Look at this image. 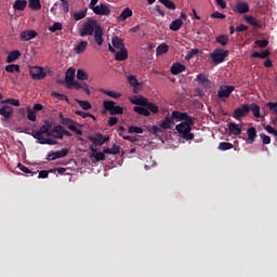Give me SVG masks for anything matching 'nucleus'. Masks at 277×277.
Listing matches in <instances>:
<instances>
[{
  "instance_id": "nucleus-1",
  "label": "nucleus",
  "mask_w": 277,
  "mask_h": 277,
  "mask_svg": "<svg viewBox=\"0 0 277 277\" xmlns=\"http://www.w3.org/2000/svg\"><path fill=\"white\" fill-rule=\"evenodd\" d=\"M85 36H94L97 47H103V42H105V39H103V36H105L103 26H101L98 21L94 18L89 17L88 21L82 24L80 28V37L85 38Z\"/></svg>"
},
{
  "instance_id": "nucleus-2",
  "label": "nucleus",
  "mask_w": 277,
  "mask_h": 277,
  "mask_svg": "<svg viewBox=\"0 0 277 277\" xmlns=\"http://www.w3.org/2000/svg\"><path fill=\"white\" fill-rule=\"evenodd\" d=\"M195 119H190V121H182L181 123L175 126V130L180 133L181 138L186 142H192L194 140V133H192V127L195 124Z\"/></svg>"
},
{
  "instance_id": "nucleus-3",
  "label": "nucleus",
  "mask_w": 277,
  "mask_h": 277,
  "mask_svg": "<svg viewBox=\"0 0 277 277\" xmlns=\"http://www.w3.org/2000/svg\"><path fill=\"white\" fill-rule=\"evenodd\" d=\"M174 124H176V122L172 119V116H167L164 117L163 120H161L159 122V127L157 126H153L149 131L153 135H155L156 137H159V135H161V133H163L164 131H168L170 129H172L174 127Z\"/></svg>"
},
{
  "instance_id": "nucleus-4",
  "label": "nucleus",
  "mask_w": 277,
  "mask_h": 277,
  "mask_svg": "<svg viewBox=\"0 0 277 277\" xmlns=\"http://www.w3.org/2000/svg\"><path fill=\"white\" fill-rule=\"evenodd\" d=\"M103 107L110 116H122L124 114V108L116 105L114 101H104Z\"/></svg>"
},
{
  "instance_id": "nucleus-5",
  "label": "nucleus",
  "mask_w": 277,
  "mask_h": 277,
  "mask_svg": "<svg viewBox=\"0 0 277 277\" xmlns=\"http://www.w3.org/2000/svg\"><path fill=\"white\" fill-rule=\"evenodd\" d=\"M230 54V51L224 49H215L210 53V57L214 64H223L226 62L227 56Z\"/></svg>"
},
{
  "instance_id": "nucleus-6",
  "label": "nucleus",
  "mask_w": 277,
  "mask_h": 277,
  "mask_svg": "<svg viewBox=\"0 0 277 277\" xmlns=\"http://www.w3.org/2000/svg\"><path fill=\"white\" fill-rule=\"evenodd\" d=\"M61 124L67 127L69 131H74L77 135H83V131L81 129H77V122L72 121L70 118H65L64 115H60Z\"/></svg>"
},
{
  "instance_id": "nucleus-7",
  "label": "nucleus",
  "mask_w": 277,
  "mask_h": 277,
  "mask_svg": "<svg viewBox=\"0 0 277 277\" xmlns=\"http://www.w3.org/2000/svg\"><path fill=\"white\" fill-rule=\"evenodd\" d=\"M235 92V87L234 85H221L219 91H217V97L221 101H226Z\"/></svg>"
},
{
  "instance_id": "nucleus-8",
  "label": "nucleus",
  "mask_w": 277,
  "mask_h": 277,
  "mask_svg": "<svg viewBox=\"0 0 277 277\" xmlns=\"http://www.w3.org/2000/svg\"><path fill=\"white\" fill-rule=\"evenodd\" d=\"M248 114H250V105L243 104L234 110L233 118L241 120L242 118H246Z\"/></svg>"
},
{
  "instance_id": "nucleus-9",
  "label": "nucleus",
  "mask_w": 277,
  "mask_h": 277,
  "mask_svg": "<svg viewBox=\"0 0 277 277\" xmlns=\"http://www.w3.org/2000/svg\"><path fill=\"white\" fill-rule=\"evenodd\" d=\"M29 75H30L31 79H35L37 81H40V80L44 79V77H47V72L44 71V68L39 67V66H35V67L30 68Z\"/></svg>"
},
{
  "instance_id": "nucleus-10",
  "label": "nucleus",
  "mask_w": 277,
  "mask_h": 277,
  "mask_svg": "<svg viewBox=\"0 0 277 277\" xmlns=\"http://www.w3.org/2000/svg\"><path fill=\"white\" fill-rule=\"evenodd\" d=\"M171 118L173 120V122H179V120H183L184 122H192V119L194 117L189 116L187 113H182V111H179V110H173L171 113Z\"/></svg>"
},
{
  "instance_id": "nucleus-11",
  "label": "nucleus",
  "mask_w": 277,
  "mask_h": 277,
  "mask_svg": "<svg viewBox=\"0 0 277 277\" xmlns=\"http://www.w3.org/2000/svg\"><path fill=\"white\" fill-rule=\"evenodd\" d=\"M92 12L97 16H109L111 14V9L105 3L97 4Z\"/></svg>"
},
{
  "instance_id": "nucleus-12",
  "label": "nucleus",
  "mask_w": 277,
  "mask_h": 277,
  "mask_svg": "<svg viewBox=\"0 0 277 277\" xmlns=\"http://www.w3.org/2000/svg\"><path fill=\"white\" fill-rule=\"evenodd\" d=\"M68 155V149L63 148L58 151H51L47 155V161H55V159H64Z\"/></svg>"
},
{
  "instance_id": "nucleus-13",
  "label": "nucleus",
  "mask_w": 277,
  "mask_h": 277,
  "mask_svg": "<svg viewBox=\"0 0 277 277\" xmlns=\"http://www.w3.org/2000/svg\"><path fill=\"white\" fill-rule=\"evenodd\" d=\"M53 129V122L51 121H45L44 124L40 127L39 130L32 131V133H39L40 135H47V137H51V131Z\"/></svg>"
},
{
  "instance_id": "nucleus-14",
  "label": "nucleus",
  "mask_w": 277,
  "mask_h": 277,
  "mask_svg": "<svg viewBox=\"0 0 277 277\" xmlns=\"http://www.w3.org/2000/svg\"><path fill=\"white\" fill-rule=\"evenodd\" d=\"M14 114V108L10 105H4L0 108V116H2V121H8L10 118H12V115Z\"/></svg>"
},
{
  "instance_id": "nucleus-15",
  "label": "nucleus",
  "mask_w": 277,
  "mask_h": 277,
  "mask_svg": "<svg viewBox=\"0 0 277 277\" xmlns=\"http://www.w3.org/2000/svg\"><path fill=\"white\" fill-rule=\"evenodd\" d=\"M89 140L94 144V148H96V146H103L105 142H109V136H103V134L98 133L96 136H90Z\"/></svg>"
},
{
  "instance_id": "nucleus-16",
  "label": "nucleus",
  "mask_w": 277,
  "mask_h": 277,
  "mask_svg": "<svg viewBox=\"0 0 277 277\" xmlns=\"http://www.w3.org/2000/svg\"><path fill=\"white\" fill-rule=\"evenodd\" d=\"M233 11L237 14H248L250 12V4L248 2H237Z\"/></svg>"
},
{
  "instance_id": "nucleus-17",
  "label": "nucleus",
  "mask_w": 277,
  "mask_h": 277,
  "mask_svg": "<svg viewBox=\"0 0 277 277\" xmlns=\"http://www.w3.org/2000/svg\"><path fill=\"white\" fill-rule=\"evenodd\" d=\"M38 37V31L36 30H24L19 34V38L23 42H29V40H34V38Z\"/></svg>"
},
{
  "instance_id": "nucleus-18",
  "label": "nucleus",
  "mask_w": 277,
  "mask_h": 277,
  "mask_svg": "<svg viewBox=\"0 0 277 277\" xmlns=\"http://www.w3.org/2000/svg\"><path fill=\"white\" fill-rule=\"evenodd\" d=\"M196 81L202 88H211V80H209V77H207V75L205 74H198L196 77Z\"/></svg>"
},
{
  "instance_id": "nucleus-19",
  "label": "nucleus",
  "mask_w": 277,
  "mask_h": 277,
  "mask_svg": "<svg viewBox=\"0 0 277 277\" xmlns=\"http://www.w3.org/2000/svg\"><path fill=\"white\" fill-rule=\"evenodd\" d=\"M63 126H55L52 128L50 137H53V140H63Z\"/></svg>"
},
{
  "instance_id": "nucleus-20",
  "label": "nucleus",
  "mask_w": 277,
  "mask_h": 277,
  "mask_svg": "<svg viewBox=\"0 0 277 277\" xmlns=\"http://www.w3.org/2000/svg\"><path fill=\"white\" fill-rule=\"evenodd\" d=\"M75 72L76 70L74 68H68L65 74V82L68 89H70V84L75 81Z\"/></svg>"
},
{
  "instance_id": "nucleus-21",
  "label": "nucleus",
  "mask_w": 277,
  "mask_h": 277,
  "mask_svg": "<svg viewBox=\"0 0 277 277\" xmlns=\"http://www.w3.org/2000/svg\"><path fill=\"white\" fill-rule=\"evenodd\" d=\"M90 150L93 153L91 155V159L94 157L95 160H97V161H105L106 157H105V153L104 151H98L96 149V147H94L92 145L90 146Z\"/></svg>"
},
{
  "instance_id": "nucleus-22",
  "label": "nucleus",
  "mask_w": 277,
  "mask_h": 277,
  "mask_svg": "<svg viewBox=\"0 0 277 277\" xmlns=\"http://www.w3.org/2000/svg\"><path fill=\"white\" fill-rule=\"evenodd\" d=\"M131 103L133 105H138V107H146V104L148 103V98L142 96V95H135L132 100Z\"/></svg>"
},
{
  "instance_id": "nucleus-23",
  "label": "nucleus",
  "mask_w": 277,
  "mask_h": 277,
  "mask_svg": "<svg viewBox=\"0 0 277 277\" xmlns=\"http://www.w3.org/2000/svg\"><path fill=\"white\" fill-rule=\"evenodd\" d=\"M116 62H126V60H129V51L127 49L119 50L115 55Z\"/></svg>"
},
{
  "instance_id": "nucleus-24",
  "label": "nucleus",
  "mask_w": 277,
  "mask_h": 277,
  "mask_svg": "<svg viewBox=\"0 0 277 277\" xmlns=\"http://www.w3.org/2000/svg\"><path fill=\"white\" fill-rule=\"evenodd\" d=\"M243 18L249 25L255 27L256 29H261V27H263V25H261V22H259V19H256V17L254 16L245 15Z\"/></svg>"
},
{
  "instance_id": "nucleus-25",
  "label": "nucleus",
  "mask_w": 277,
  "mask_h": 277,
  "mask_svg": "<svg viewBox=\"0 0 277 277\" xmlns=\"http://www.w3.org/2000/svg\"><path fill=\"white\" fill-rule=\"evenodd\" d=\"M247 135H248V138H247L248 144H252L253 142H256V137H258L256 128L250 127L247 130Z\"/></svg>"
},
{
  "instance_id": "nucleus-26",
  "label": "nucleus",
  "mask_w": 277,
  "mask_h": 277,
  "mask_svg": "<svg viewBox=\"0 0 277 277\" xmlns=\"http://www.w3.org/2000/svg\"><path fill=\"white\" fill-rule=\"evenodd\" d=\"M185 65L181 64V63H174L171 66V75H181V72H185Z\"/></svg>"
},
{
  "instance_id": "nucleus-27",
  "label": "nucleus",
  "mask_w": 277,
  "mask_h": 277,
  "mask_svg": "<svg viewBox=\"0 0 277 277\" xmlns=\"http://www.w3.org/2000/svg\"><path fill=\"white\" fill-rule=\"evenodd\" d=\"M21 55V51L18 50L11 51L6 56V64H13V62H16Z\"/></svg>"
},
{
  "instance_id": "nucleus-28",
  "label": "nucleus",
  "mask_w": 277,
  "mask_h": 277,
  "mask_svg": "<svg viewBox=\"0 0 277 277\" xmlns=\"http://www.w3.org/2000/svg\"><path fill=\"white\" fill-rule=\"evenodd\" d=\"M228 131L232 135H241V126L230 122L228 123Z\"/></svg>"
},
{
  "instance_id": "nucleus-29",
  "label": "nucleus",
  "mask_w": 277,
  "mask_h": 277,
  "mask_svg": "<svg viewBox=\"0 0 277 277\" xmlns=\"http://www.w3.org/2000/svg\"><path fill=\"white\" fill-rule=\"evenodd\" d=\"M25 8H27V0H15L13 4V10L17 12L25 11Z\"/></svg>"
},
{
  "instance_id": "nucleus-30",
  "label": "nucleus",
  "mask_w": 277,
  "mask_h": 277,
  "mask_svg": "<svg viewBox=\"0 0 277 277\" xmlns=\"http://www.w3.org/2000/svg\"><path fill=\"white\" fill-rule=\"evenodd\" d=\"M133 111H135V114H138V116H150V111L146 108V106H134Z\"/></svg>"
},
{
  "instance_id": "nucleus-31",
  "label": "nucleus",
  "mask_w": 277,
  "mask_h": 277,
  "mask_svg": "<svg viewBox=\"0 0 277 277\" xmlns=\"http://www.w3.org/2000/svg\"><path fill=\"white\" fill-rule=\"evenodd\" d=\"M181 27H183V19L177 18L170 24L169 29H171V31H179Z\"/></svg>"
},
{
  "instance_id": "nucleus-32",
  "label": "nucleus",
  "mask_w": 277,
  "mask_h": 277,
  "mask_svg": "<svg viewBox=\"0 0 277 277\" xmlns=\"http://www.w3.org/2000/svg\"><path fill=\"white\" fill-rule=\"evenodd\" d=\"M111 42H113V47H114L115 49H119V51L122 50V49H124V41H123L121 38H119V37H114V38L111 39Z\"/></svg>"
},
{
  "instance_id": "nucleus-33",
  "label": "nucleus",
  "mask_w": 277,
  "mask_h": 277,
  "mask_svg": "<svg viewBox=\"0 0 277 277\" xmlns=\"http://www.w3.org/2000/svg\"><path fill=\"white\" fill-rule=\"evenodd\" d=\"M28 8L38 12V10H42V4L40 3V0H28Z\"/></svg>"
},
{
  "instance_id": "nucleus-34",
  "label": "nucleus",
  "mask_w": 277,
  "mask_h": 277,
  "mask_svg": "<svg viewBox=\"0 0 277 277\" xmlns=\"http://www.w3.org/2000/svg\"><path fill=\"white\" fill-rule=\"evenodd\" d=\"M131 16H133V11H131V9H129V8H126L119 15L118 19L127 21V18H131Z\"/></svg>"
},
{
  "instance_id": "nucleus-35",
  "label": "nucleus",
  "mask_w": 277,
  "mask_h": 277,
  "mask_svg": "<svg viewBox=\"0 0 277 277\" xmlns=\"http://www.w3.org/2000/svg\"><path fill=\"white\" fill-rule=\"evenodd\" d=\"M271 52L269 50H264L263 52H253L251 57H259L260 60H267L269 57Z\"/></svg>"
},
{
  "instance_id": "nucleus-36",
  "label": "nucleus",
  "mask_w": 277,
  "mask_h": 277,
  "mask_svg": "<svg viewBox=\"0 0 277 277\" xmlns=\"http://www.w3.org/2000/svg\"><path fill=\"white\" fill-rule=\"evenodd\" d=\"M215 42H217V44H221V47L228 45V35H219L215 38Z\"/></svg>"
},
{
  "instance_id": "nucleus-37",
  "label": "nucleus",
  "mask_w": 277,
  "mask_h": 277,
  "mask_svg": "<svg viewBox=\"0 0 277 277\" xmlns=\"http://www.w3.org/2000/svg\"><path fill=\"white\" fill-rule=\"evenodd\" d=\"M5 72H11L14 75V72H21V66L16 64H10L5 66Z\"/></svg>"
},
{
  "instance_id": "nucleus-38",
  "label": "nucleus",
  "mask_w": 277,
  "mask_h": 277,
  "mask_svg": "<svg viewBox=\"0 0 277 277\" xmlns=\"http://www.w3.org/2000/svg\"><path fill=\"white\" fill-rule=\"evenodd\" d=\"M170 51V47L166 43H161L156 48L157 55H163L164 53H168Z\"/></svg>"
},
{
  "instance_id": "nucleus-39",
  "label": "nucleus",
  "mask_w": 277,
  "mask_h": 277,
  "mask_svg": "<svg viewBox=\"0 0 277 277\" xmlns=\"http://www.w3.org/2000/svg\"><path fill=\"white\" fill-rule=\"evenodd\" d=\"M100 92L102 94H106V96H110V98H120L122 96V94H120L118 92L109 91V90H105V89L100 90Z\"/></svg>"
},
{
  "instance_id": "nucleus-40",
  "label": "nucleus",
  "mask_w": 277,
  "mask_h": 277,
  "mask_svg": "<svg viewBox=\"0 0 277 277\" xmlns=\"http://www.w3.org/2000/svg\"><path fill=\"white\" fill-rule=\"evenodd\" d=\"M145 107L148 109L149 114L150 111L151 114H159V106H157L155 103L147 101Z\"/></svg>"
},
{
  "instance_id": "nucleus-41",
  "label": "nucleus",
  "mask_w": 277,
  "mask_h": 277,
  "mask_svg": "<svg viewBox=\"0 0 277 277\" xmlns=\"http://www.w3.org/2000/svg\"><path fill=\"white\" fill-rule=\"evenodd\" d=\"M250 111H252L255 118H261V107L255 103H252L250 106Z\"/></svg>"
},
{
  "instance_id": "nucleus-42",
  "label": "nucleus",
  "mask_w": 277,
  "mask_h": 277,
  "mask_svg": "<svg viewBox=\"0 0 277 277\" xmlns=\"http://www.w3.org/2000/svg\"><path fill=\"white\" fill-rule=\"evenodd\" d=\"M88 49V41H80L76 47L75 51L76 53H83Z\"/></svg>"
},
{
  "instance_id": "nucleus-43",
  "label": "nucleus",
  "mask_w": 277,
  "mask_h": 277,
  "mask_svg": "<svg viewBox=\"0 0 277 277\" xmlns=\"http://www.w3.org/2000/svg\"><path fill=\"white\" fill-rule=\"evenodd\" d=\"M29 135H32V137L37 140V144H47V137H43L42 134L32 132L29 133Z\"/></svg>"
},
{
  "instance_id": "nucleus-44",
  "label": "nucleus",
  "mask_w": 277,
  "mask_h": 277,
  "mask_svg": "<svg viewBox=\"0 0 277 277\" xmlns=\"http://www.w3.org/2000/svg\"><path fill=\"white\" fill-rule=\"evenodd\" d=\"M5 103H8L9 105H13V107H21V101L16 98H6L1 101L2 105H5Z\"/></svg>"
},
{
  "instance_id": "nucleus-45",
  "label": "nucleus",
  "mask_w": 277,
  "mask_h": 277,
  "mask_svg": "<svg viewBox=\"0 0 277 277\" xmlns=\"http://www.w3.org/2000/svg\"><path fill=\"white\" fill-rule=\"evenodd\" d=\"M85 16H88V9L74 13L75 21H82V18H85Z\"/></svg>"
},
{
  "instance_id": "nucleus-46",
  "label": "nucleus",
  "mask_w": 277,
  "mask_h": 277,
  "mask_svg": "<svg viewBox=\"0 0 277 277\" xmlns=\"http://www.w3.org/2000/svg\"><path fill=\"white\" fill-rule=\"evenodd\" d=\"M232 148H234L233 143L221 142L219 144V150L225 151V150H232Z\"/></svg>"
},
{
  "instance_id": "nucleus-47",
  "label": "nucleus",
  "mask_w": 277,
  "mask_h": 277,
  "mask_svg": "<svg viewBox=\"0 0 277 277\" xmlns=\"http://www.w3.org/2000/svg\"><path fill=\"white\" fill-rule=\"evenodd\" d=\"M64 29V26L60 22H55L52 26L49 27V31L52 34H55V31H62Z\"/></svg>"
},
{
  "instance_id": "nucleus-48",
  "label": "nucleus",
  "mask_w": 277,
  "mask_h": 277,
  "mask_svg": "<svg viewBox=\"0 0 277 277\" xmlns=\"http://www.w3.org/2000/svg\"><path fill=\"white\" fill-rule=\"evenodd\" d=\"M18 168L22 172H24L25 174H29L30 176L38 174V171H31L29 168L25 167L22 163H18Z\"/></svg>"
},
{
  "instance_id": "nucleus-49",
  "label": "nucleus",
  "mask_w": 277,
  "mask_h": 277,
  "mask_svg": "<svg viewBox=\"0 0 277 277\" xmlns=\"http://www.w3.org/2000/svg\"><path fill=\"white\" fill-rule=\"evenodd\" d=\"M119 136L122 137L123 140H127L128 142H131L132 144H135V142H140V138H137V135L129 136V135H124V133H119Z\"/></svg>"
},
{
  "instance_id": "nucleus-50",
  "label": "nucleus",
  "mask_w": 277,
  "mask_h": 277,
  "mask_svg": "<svg viewBox=\"0 0 277 277\" xmlns=\"http://www.w3.org/2000/svg\"><path fill=\"white\" fill-rule=\"evenodd\" d=\"M77 79H79V81H87V79H88V74L85 72V70H83V69H78V70H77Z\"/></svg>"
},
{
  "instance_id": "nucleus-51",
  "label": "nucleus",
  "mask_w": 277,
  "mask_h": 277,
  "mask_svg": "<svg viewBox=\"0 0 277 277\" xmlns=\"http://www.w3.org/2000/svg\"><path fill=\"white\" fill-rule=\"evenodd\" d=\"M76 116H80L81 118H93V120H96V117L90 113H85L83 110H76Z\"/></svg>"
},
{
  "instance_id": "nucleus-52",
  "label": "nucleus",
  "mask_w": 277,
  "mask_h": 277,
  "mask_svg": "<svg viewBox=\"0 0 277 277\" xmlns=\"http://www.w3.org/2000/svg\"><path fill=\"white\" fill-rule=\"evenodd\" d=\"M128 133H144V129H142L141 127H136V126H130L128 129Z\"/></svg>"
},
{
  "instance_id": "nucleus-53",
  "label": "nucleus",
  "mask_w": 277,
  "mask_h": 277,
  "mask_svg": "<svg viewBox=\"0 0 277 277\" xmlns=\"http://www.w3.org/2000/svg\"><path fill=\"white\" fill-rule=\"evenodd\" d=\"M27 118L31 121V122H36V113L34 109H31V107L27 108Z\"/></svg>"
},
{
  "instance_id": "nucleus-54",
  "label": "nucleus",
  "mask_w": 277,
  "mask_h": 277,
  "mask_svg": "<svg viewBox=\"0 0 277 277\" xmlns=\"http://www.w3.org/2000/svg\"><path fill=\"white\" fill-rule=\"evenodd\" d=\"M78 105H80L85 111H88V109H92V104L88 101H78Z\"/></svg>"
},
{
  "instance_id": "nucleus-55",
  "label": "nucleus",
  "mask_w": 277,
  "mask_h": 277,
  "mask_svg": "<svg viewBox=\"0 0 277 277\" xmlns=\"http://www.w3.org/2000/svg\"><path fill=\"white\" fill-rule=\"evenodd\" d=\"M52 96H54V98H57L58 101H67L68 102V96L66 94L52 92Z\"/></svg>"
},
{
  "instance_id": "nucleus-56",
  "label": "nucleus",
  "mask_w": 277,
  "mask_h": 277,
  "mask_svg": "<svg viewBox=\"0 0 277 277\" xmlns=\"http://www.w3.org/2000/svg\"><path fill=\"white\" fill-rule=\"evenodd\" d=\"M254 44H256L258 47H260V49H265L268 44L269 41L267 39L264 40H255Z\"/></svg>"
},
{
  "instance_id": "nucleus-57",
  "label": "nucleus",
  "mask_w": 277,
  "mask_h": 277,
  "mask_svg": "<svg viewBox=\"0 0 277 277\" xmlns=\"http://www.w3.org/2000/svg\"><path fill=\"white\" fill-rule=\"evenodd\" d=\"M162 5H164V8H167L168 10H176V4H174V2H172L171 0H164Z\"/></svg>"
},
{
  "instance_id": "nucleus-58",
  "label": "nucleus",
  "mask_w": 277,
  "mask_h": 277,
  "mask_svg": "<svg viewBox=\"0 0 277 277\" xmlns=\"http://www.w3.org/2000/svg\"><path fill=\"white\" fill-rule=\"evenodd\" d=\"M128 80L130 85H133V88H135L136 85H140V82L137 81V78L135 76H129Z\"/></svg>"
},
{
  "instance_id": "nucleus-59",
  "label": "nucleus",
  "mask_w": 277,
  "mask_h": 277,
  "mask_svg": "<svg viewBox=\"0 0 277 277\" xmlns=\"http://www.w3.org/2000/svg\"><path fill=\"white\" fill-rule=\"evenodd\" d=\"M260 137L264 145L272 144V138L267 136L265 133H261Z\"/></svg>"
},
{
  "instance_id": "nucleus-60",
  "label": "nucleus",
  "mask_w": 277,
  "mask_h": 277,
  "mask_svg": "<svg viewBox=\"0 0 277 277\" xmlns=\"http://www.w3.org/2000/svg\"><path fill=\"white\" fill-rule=\"evenodd\" d=\"M211 18H220V19H224L226 18V15L223 14V13H220L219 11L216 12H213L211 15H210Z\"/></svg>"
},
{
  "instance_id": "nucleus-61",
  "label": "nucleus",
  "mask_w": 277,
  "mask_h": 277,
  "mask_svg": "<svg viewBox=\"0 0 277 277\" xmlns=\"http://www.w3.org/2000/svg\"><path fill=\"white\" fill-rule=\"evenodd\" d=\"M116 124H118V119L111 115V117L108 118V127H116Z\"/></svg>"
},
{
  "instance_id": "nucleus-62",
  "label": "nucleus",
  "mask_w": 277,
  "mask_h": 277,
  "mask_svg": "<svg viewBox=\"0 0 277 277\" xmlns=\"http://www.w3.org/2000/svg\"><path fill=\"white\" fill-rule=\"evenodd\" d=\"M198 53H200V50H198V49H193V50L185 56V60H192V57H194V55H198Z\"/></svg>"
},
{
  "instance_id": "nucleus-63",
  "label": "nucleus",
  "mask_w": 277,
  "mask_h": 277,
  "mask_svg": "<svg viewBox=\"0 0 277 277\" xmlns=\"http://www.w3.org/2000/svg\"><path fill=\"white\" fill-rule=\"evenodd\" d=\"M267 107H269L272 111H275L277 114V102H268Z\"/></svg>"
},
{
  "instance_id": "nucleus-64",
  "label": "nucleus",
  "mask_w": 277,
  "mask_h": 277,
  "mask_svg": "<svg viewBox=\"0 0 277 277\" xmlns=\"http://www.w3.org/2000/svg\"><path fill=\"white\" fill-rule=\"evenodd\" d=\"M236 31L238 32L248 31V26H246V24H240L239 26L236 27Z\"/></svg>"
}]
</instances>
